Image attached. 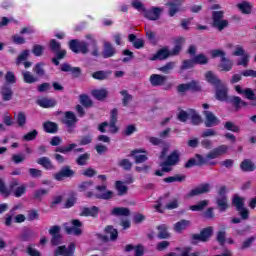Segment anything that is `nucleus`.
Listing matches in <instances>:
<instances>
[{
  "instance_id": "obj_40",
  "label": "nucleus",
  "mask_w": 256,
  "mask_h": 256,
  "mask_svg": "<svg viewBox=\"0 0 256 256\" xmlns=\"http://www.w3.org/2000/svg\"><path fill=\"white\" fill-rule=\"evenodd\" d=\"M92 95L94 99H97V101H104V99H107L109 96V91H107L105 88L95 89L92 91Z\"/></svg>"
},
{
  "instance_id": "obj_11",
  "label": "nucleus",
  "mask_w": 256,
  "mask_h": 256,
  "mask_svg": "<svg viewBox=\"0 0 256 256\" xmlns=\"http://www.w3.org/2000/svg\"><path fill=\"white\" fill-rule=\"evenodd\" d=\"M71 224L73 225V227H65V232L67 233V235H76V237H79V235H83V230L81 229V227H83L82 221H80L79 219H73L71 221Z\"/></svg>"
},
{
  "instance_id": "obj_24",
  "label": "nucleus",
  "mask_w": 256,
  "mask_h": 256,
  "mask_svg": "<svg viewBox=\"0 0 256 256\" xmlns=\"http://www.w3.org/2000/svg\"><path fill=\"white\" fill-rule=\"evenodd\" d=\"M185 37L179 36L178 38L175 39L174 43V47L173 49L170 51V57L172 56H177L179 55V53H181L182 49H183V45H185Z\"/></svg>"
},
{
  "instance_id": "obj_60",
  "label": "nucleus",
  "mask_w": 256,
  "mask_h": 256,
  "mask_svg": "<svg viewBox=\"0 0 256 256\" xmlns=\"http://www.w3.org/2000/svg\"><path fill=\"white\" fill-rule=\"evenodd\" d=\"M49 190L41 188L38 189L34 192V199H36L37 201H43V197H45V195H48Z\"/></svg>"
},
{
  "instance_id": "obj_59",
  "label": "nucleus",
  "mask_w": 256,
  "mask_h": 256,
  "mask_svg": "<svg viewBox=\"0 0 256 256\" xmlns=\"http://www.w3.org/2000/svg\"><path fill=\"white\" fill-rule=\"evenodd\" d=\"M25 193H27V186L25 184H22L20 186H18L14 191H13V195L14 197H23V195H25Z\"/></svg>"
},
{
  "instance_id": "obj_29",
  "label": "nucleus",
  "mask_w": 256,
  "mask_h": 256,
  "mask_svg": "<svg viewBox=\"0 0 256 256\" xmlns=\"http://www.w3.org/2000/svg\"><path fill=\"white\" fill-rule=\"evenodd\" d=\"M0 93L2 96V101L7 102L13 99V89L11 86H9V84L2 85Z\"/></svg>"
},
{
  "instance_id": "obj_13",
  "label": "nucleus",
  "mask_w": 256,
  "mask_h": 256,
  "mask_svg": "<svg viewBox=\"0 0 256 256\" xmlns=\"http://www.w3.org/2000/svg\"><path fill=\"white\" fill-rule=\"evenodd\" d=\"M15 187H19V180L17 178H13L9 184V188L5 185V182L0 178V193L4 195V197H9L11 195V191L15 189Z\"/></svg>"
},
{
  "instance_id": "obj_53",
  "label": "nucleus",
  "mask_w": 256,
  "mask_h": 256,
  "mask_svg": "<svg viewBox=\"0 0 256 256\" xmlns=\"http://www.w3.org/2000/svg\"><path fill=\"white\" fill-rule=\"evenodd\" d=\"M209 205V200H202L198 202L196 205L190 206V211H203L205 207Z\"/></svg>"
},
{
  "instance_id": "obj_12",
  "label": "nucleus",
  "mask_w": 256,
  "mask_h": 256,
  "mask_svg": "<svg viewBox=\"0 0 256 256\" xmlns=\"http://www.w3.org/2000/svg\"><path fill=\"white\" fill-rule=\"evenodd\" d=\"M71 177H75V171L69 165L63 166L59 172L54 174L56 181H63V179H69Z\"/></svg>"
},
{
  "instance_id": "obj_18",
  "label": "nucleus",
  "mask_w": 256,
  "mask_h": 256,
  "mask_svg": "<svg viewBox=\"0 0 256 256\" xmlns=\"http://www.w3.org/2000/svg\"><path fill=\"white\" fill-rule=\"evenodd\" d=\"M211 191V184L202 183L198 187L192 189L188 193V197H197V195H205V193H209Z\"/></svg>"
},
{
  "instance_id": "obj_45",
  "label": "nucleus",
  "mask_w": 256,
  "mask_h": 256,
  "mask_svg": "<svg viewBox=\"0 0 256 256\" xmlns=\"http://www.w3.org/2000/svg\"><path fill=\"white\" fill-rule=\"evenodd\" d=\"M190 119L192 125H201V123H203L201 115H199L195 109H190Z\"/></svg>"
},
{
  "instance_id": "obj_5",
  "label": "nucleus",
  "mask_w": 256,
  "mask_h": 256,
  "mask_svg": "<svg viewBox=\"0 0 256 256\" xmlns=\"http://www.w3.org/2000/svg\"><path fill=\"white\" fill-rule=\"evenodd\" d=\"M219 197H216V205L220 213H225L229 209V198L227 197V186L223 185L218 190Z\"/></svg>"
},
{
  "instance_id": "obj_22",
  "label": "nucleus",
  "mask_w": 256,
  "mask_h": 256,
  "mask_svg": "<svg viewBox=\"0 0 256 256\" xmlns=\"http://www.w3.org/2000/svg\"><path fill=\"white\" fill-rule=\"evenodd\" d=\"M85 197L87 199H93V197H95V199H103L104 201H109V199H112L113 197V191L107 190L102 194H95L93 191H88L85 193Z\"/></svg>"
},
{
  "instance_id": "obj_14",
  "label": "nucleus",
  "mask_w": 256,
  "mask_h": 256,
  "mask_svg": "<svg viewBox=\"0 0 256 256\" xmlns=\"http://www.w3.org/2000/svg\"><path fill=\"white\" fill-rule=\"evenodd\" d=\"M73 256L75 255V243L71 242L68 247L63 245V246H58L56 250L54 251V256Z\"/></svg>"
},
{
  "instance_id": "obj_64",
  "label": "nucleus",
  "mask_w": 256,
  "mask_h": 256,
  "mask_svg": "<svg viewBox=\"0 0 256 256\" xmlns=\"http://www.w3.org/2000/svg\"><path fill=\"white\" fill-rule=\"evenodd\" d=\"M37 135H39V132L36 129H34V130L28 132L27 134H25L23 136V140L24 141H35V139H37Z\"/></svg>"
},
{
  "instance_id": "obj_8",
  "label": "nucleus",
  "mask_w": 256,
  "mask_h": 256,
  "mask_svg": "<svg viewBox=\"0 0 256 256\" xmlns=\"http://www.w3.org/2000/svg\"><path fill=\"white\" fill-rule=\"evenodd\" d=\"M69 49L72 53L87 55L89 53V44L79 39H72L69 41Z\"/></svg>"
},
{
  "instance_id": "obj_23",
  "label": "nucleus",
  "mask_w": 256,
  "mask_h": 256,
  "mask_svg": "<svg viewBox=\"0 0 256 256\" xmlns=\"http://www.w3.org/2000/svg\"><path fill=\"white\" fill-rule=\"evenodd\" d=\"M171 57V51L167 48L159 49L153 56L150 58V61H165Z\"/></svg>"
},
{
  "instance_id": "obj_46",
  "label": "nucleus",
  "mask_w": 256,
  "mask_h": 256,
  "mask_svg": "<svg viewBox=\"0 0 256 256\" xmlns=\"http://www.w3.org/2000/svg\"><path fill=\"white\" fill-rule=\"evenodd\" d=\"M90 159H91V154L86 152L78 156V158L76 159V163L80 167H84L85 165H87Z\"/></svg>"
},
{
  "instance_id": "obj_37",
  "label": "nucleus",
  "mask_w": 256,
  "mask_h": 256,
  "mask_svg": "<svg viewBox=\"0 0 256 256\" xmlns=\"http://www.w3.org/2000/svg\"><path fill=\"white\" fill-rule=\"evenodd\" d=\"M220 71H224L226 73H228L229 71H231L233 69V60L225 57L222 58V60H220V64L218 65Z\"/></svg>"
},
{
  "instance_id": "obj_58",
  "label": "nucleus",
  "mask_w": 256,
  "mask_h": 256,
  "mask_svg": "<svg viewBox=\"0 0 256 256\" xmlns=\"http://www.w3.org/2000/svg\"><path fill=\"white\" fill-rule=\"evenodd\" d=\"M226 237H227V232H225V230H220L216 234V241L219 243V245L223 246L227 241Z\"/></svg>"
},
{
  "instance_id": "obj_2",
  "label": "nucleus",
  "mask_w": 256,
  "mask_h": 256,
  "mask_svg": "<svg viewBox=\"0 0 256 256\" xmlns=\"http://www.w3.org/2000/svg\"><path fill=\"white\" fill-rule=\"evenodd\" d=\"M45 64L43 62H38L33 67V73L36 76H33L30 71L22 72V77L24 83L28 85H33V83H37L39 81V77H45Z\"/></svg>"
},
{
  "instance_id": "obj_61",
  "label": "nucleus",
  "mask_w": 256,
  "mask_h": 256,
  "mask_svg": "<svg viewBox=\"0 0 256 256\" xmlns=\"http://www.w3.org/2000/svg\"><path fill=\"white\" fill-rule=\"evenodd\" d=\"M6 85H15L17 83V77H15V73L8 71L5 74Z\"/></svg>"
},
{
  "instance_id": "obj_26",
  "label": "nucleus",
  "mask_w": 256,
  "mask_h": 256,
  "mask_svg": "<svg viewBox=\"0 0 256 256\" xmlns=\"http://www.w3.org/2000/svg\"><path fill=\"white\" fill-rule=\"evenodd\" d=\"M115 53H117V50L113 47V44L111 42H104L103 59H111V57H115Z\"/></svg>"
},
{
  "instance_id": "obj_3",
  "label": "nucleus",
  "mask_w": 256,
  "mask_h": 256,
  "mask_svg": "<svg viewBox=\"0 0 256 256\" xmlns=\"http://www.w3.org/2000/svg\"><path fill=\"white\" fill-rule=\"evenodd\" d=\"M49 49L55 54V57L51 59L53 65L59 67L61 60L67 57V50L61 49V43L56 39H51L49 42Z\"/></svg>"
},
{
  "instance_id": "obj_10",
  "label": "nucleus",
  "mask_w": 256,
  "mask_h": 256,
  "mask_svg": "<svg viewBox=\"0 0 256 256\" xmlns=\"http://www.w3.org/2000/svg\"><path fill=\"white\" fill-rule=\"evenodd\" d=\"M213 237V226H208L200 230L199 234H192V241H200V243H207Z\"/></svg>"
},
{
  "instance_id": "obj_39",
  "label": "nucleus",
  "mask_w": 256,
  "mask_h": 256,
  "mask_svg": "<svg viewBox=\"0 0 256 256\" xmlns=\"http://www.w3.org/2000/svg\"><path fill=\"white\" fill-rule=\"evenodd\" d=\"M128 41L132 43L135 49H143V47H145V41H143V39H137L135 34H129Z\"/></svg>"
},
{
  "instance_id": "obj_7",
  "label": "nucleus",
  "mask_w": 256,
  "mask_h": 256,
  "mask_svg": "<svg viewBox=\"0 0 256 256\" xmlns=\"http://www.w3.org/2000/svg\"><path fill=\"white\" fill-rule=\"evenodd\" d=\"M168 77L165 75L161 74H152L149 78L150 85L152 87H163L164 86V91H169L172 89L173 84L172 83H167Z\"/></svg>"
},
{
  "instance_id": "obj_28",
  "label": "nucleus",
  "mask_w": 256,
  "mask_h": 256,
  "mask_svg": "<svg viewBox=\"0 0 256 256\" xmlns=\"http://www.w3.org/2000/svg\"><path fill=\"white\" fill-rule=\"evenodd\" d=\"M230 103L234 107L235 111H241L242 107H247L249 105L248 102H245L239 96H232L230 98Z\"/></svg>"
},
{
  "instance_id": "obj_52",
  "label": "nucleus",
  "mask_w": 256,
  "mask_h": 256,
  "mask_svg": "<svg viewBox=\"0 0 256 256\" xmlns=\"http://www.w3.org/2000/svg\"><path fill=\"white\" fill-rule=\"evenodd\" d=\"M120 95L123 96V99H122L123 107H127V105H129V103L133 101V95L129 94L127 90L120 91Z\"/></svg>"
},
{
  "instance_id": "obj_33",
  "label": "nucleus",
  "mask_w": 256,
  "mask_h": 256,
  "mask_svg": "<svg viewBox=\"0 0 256 256\" xmlns=\"http://www.w3.org/2000/svg\"><path fill=\"white\" fill-rule=\"evenodd\" d=\"M43 130L45 131V133L55 135V133L59 131V124L52 121H46L43 123Z\"/></svg>"
},
{
  "instance_id": "obj_50",
  "label": "nucleus",
  "mask_w": 256,
  "mask_h": 256,
  "mask_svg": "<svg viewBox=\"0 0 256 256\" xmlns=\"http://www.w3.org/2000/svg\"><path fill=\"white\" fill-rule=\"evenodd\" d=\"M115 187L116 190L118 191V195L121 197L123 195H127V191L129 190V188L127 186H125V184L123 183V181H116L115 182Z\"/></svg>"
},
{
  "instance_id": "obj_35",
  "label": "nucleus",
  "mask_w": 256,
  "mask_h": 256,
  "mask_svg": "<svg viewBox=\"0 0 256 256\" xmlns=\"http://www.w3.org/2000/svg\"><path fill=\"white\" fill-rule=\"evenodd\" d=\"M158 231V239H169L171 237V233H169V227L167 224H161L156 227Z\"/></svg>"
},
{
  "instance_id": "obj_36",
  "label": "nucleus",
  "mask_w": 256,
  "mask_h": 256,
  "mask_svg": "<svg viewBox=\"0 0 256 256\" xmlns=\"http://www.w3.org/2000/svg\"><path fill=\"white\" fill-rule=\"evenodd\" d=\"M39 107H42L43 109H51L57 105V100L53 98H42L38 100Z\"/></svg>"
},
{
  "instance_id": "obj_42",
  "label": "nucleus",
  "mask_w": 256,
  "mask_h": 256,
  "mask_svg": "<svg viewBox=\"0 0 256 256\" xmlns=\"http://www.w3.org/2000/svg\"><path fill=\"white\" fill-rule=\"evenodd\" d=\"M190 225L191 221L182 219L175 223L174 231H176V233H183V231H185V229H187V227H189Z\"/></svg>"
},
{
  "instance_id": "obj_21",
  "label": "nucleus",
  "mask_w": 256,
  "mask_h": 256,
  "mask_svg": "<svg viewBox=\"0 0 256 256\" xmlns=\"http://www.w3.org/2000/svg\"><path fill=\"white\" fill-rule=\"evenodd\" d=\"M80 217H92L93 219H97V217H99V207H83L80 212Z\"/></svg>"
},
{
  "instance_id": "obj_31",
  "label": "nucleus",
  "mask_w": 256,
  "mask_h": 256,
  "mask_svg": "<svg viewBox=\"0 0 256 256\" xmlns=\"http://www.w3.org/2000/svg\"><path fill=\"white\" fill-rule=\"evenodd\" d=\"M240 169H241V171H243V173H251V172L255 171L256 166H255V163H253V161H251V159H244L240 163Z\"/></svg>"
},
{
  "instance_id": "obj_49",
  "label": "nucleus",
  "mask_w": 256,
  "mask_h": 256,
  "mask_svg": "<svg viewBox=\"0 0 256 256\" xmlns=\"http://www.w3.org/2000/svg\"><path fill=\"white\" fill-rule=\"evenodd\" d=\"M93 185H94L93 180L83 181L80 184H78V191L80 193H85V191H89V189H91Z\"/></svg>"
},
{
  "instance_id": "obj_15",
  "label": "nucleus",
  "mask_w": 256,
  "mask_h": 256,
  "mask_svg": "<svg viewBox=\"0 0 256 256\" xmlns=\"http://www.w3.org/2000/svg\"><path fill=\"white\" fill-rule=\"evenodd\" d=\"M49 234L52 236L51 244L54 247H57V245H61V239H62L61 226L54 225V226L50 227Z\"/></svg>"
},
{
  "instance_id": "obj_55",
  "label": "nucleus",
  "mask_w": 256,
  "mask_h": 256,
  "mask_svg": "<svg viewBox=\"0 0 256 256\" xmlns=\"http://www.w3.org/2000/svg\"><path fill=\"white\" fill-rule=\"evenodd\" d=\"M118 167H122L124 171H131L133 168V163L129 159L124 158L118 162Z\"/></svg>"
},
{
  "instance_id": "obj_56",
  "label": "nucleus",
  "mask_w": 256,
  "mask_h": 256,
  "mask_svg": "<svg viewBox=\"0 0 256 256\" xmlns=\"http://www.w3.org/2000/svg\"><path fill=\"white\" fill-rule=\"evenodd\" d=\"M224 129H226V131H232V133H239V131H241V128L235 125L232 121L225 122Z\"/></svg>"
},
{
  "instance_id": "obj_51",
  "label": "nucleus",
  "mask_w": 256,
  "mask_h": 256,
  "mask_svg": "<svg viewBox=\"0 0 256 256\" xmlns=\"http://www.w3.org/2000/svg\"><path fill=\"white\" fill-rule=\"evenodd\" d=\"M79 99H80V103L83 107H86V108L93 107V100H91V98H89V95L81 94L79 96Z\"/></svg>"
},
{
  "instance_id": "obj_30",
  "label": "nucleus",
  "mask_w": 256,
  "mask_h": 256,
  "mask_svg": "<svg viewBox=\"0 0 256 256\" xmlns=\"http://www.w3.org/2000/svg\"><path fill=\"white\" fill-rule=\"evenodd\" d=\"M137 153H147V151H145L143 149H134L131 151V155H132V157H134L136 165H139V163H145V161H147V159H149V157H147V155H145V154L137 155Z\"/></svg>"
},
{
  "instance_id": "obj_1",
  "label": "nucleus",
  "mask_w": 256,
  "mask_h": 256,
  "mask_svg": "<svg viewBox=\"0 0 256 256\" xmlns=\"http://www.w3.org/2000/svg\"><path fill=\"white\" fill-rule=\"evenodd\" d=\"M229 151V146L222 144L216 148H214L212 151H210L206 157H203L201 154H196L195 157L198 159L196 161V165L198 167H201L202 165H211L212 167L217 165V162H209L211 159H219L221 155H225Z\"/></svg>"
},
{
  "instance_id": "obj_38",
  "label": "nucleus",
  "mask_w": 256,
  "mask_h": 256,
  "mask_svg": "<svg viewBox=\"0 0 256 256\" xmlns=\"http://www.w3.org/2000/svg\"><path fill=\"white\" fill-rule=\"evenodd\" d=\"M237 8L243 15H251V13H253V5L247 1L237 4Z\"/></svg>"
},
{
  "instance_id": "obj_4",
  "label": "nucleus",
  "mask_w": 256,
  "mask_h": 256,
  "mask_svg": "<svg viewBox=\"0 0 256 256\" xmlns=\"http://www.w3.org/2000/svg\"><path fill=\"white\" fill-rule=\"evenodd\" d=\"M224 17L225 11H212V27L214 29H217L218 31H223L224 29H227V27H229V20L224 19Z\"/></svg>"
},
{
  "instance_id": "obj_25",
  "label": "nucleus",
  "mask_w": 256,
  "mask_h": 256,
  "mask_svg": "<svg viewBox=\"0 0 256 256\" xmlns=\"http://www.w3.org/2000/svg\"><path fill=\"white\" fill-rule=\"evenodd\" d=\"M36 163L38 165H41V167H43V169H45L46 171H53V170H55V165L53 164L51 159L49 157H47V156H42V157L38 158L36 160Z\"/></svg>"
},
{
  "instance_id": "obj_62",
  "label": "nucleus",
  "mask_w": 256,
  "mask_h": 256,
  "mask_svg": "<svg viewBox=\"0 0 256 256\" xmlns=\"http://www.w3.org/2000/svg\"><path fill=\"white\" fill-rule=\"evenodd\" d=\"M210 55H211L212 59H217V57H220V61H222L223 58H225L227 56L225 51H223L221 49L211 50Z\"/></svg>"
},
{
  "instance_id": "obj_19",
  "label": "nucleus",
  "mask_w": 256,
  "mask_h": 256,
  "mask_svg": "<svg viewBox=\"0 0 256 256\" xmlns=\"http://www.w3.org/2000/svg\"><path fill=\"white\" fill-rule=\"evenodd\" d=\"M179 161H181V153L179 150L172 151L163 162V165H171L175 167V165H179Z\"/></svg>"
},
{
  "instance_id": "obj_54",
  "label": "nucleus",
  "mask_w": 256,
  "mask_h": 256,
  "mask_svg": "<svg viewBox=\"0 0 256 256\" xmlns=\"http://www.w3.org/2000/svg\"><path fill=\"white\" fill-rule=\"evenodd\" d=\"M16 123L18 127H25V125H27V115H25L24 112H18Z\"/></svg>"
},
{
  "instance_id": "obj_16",
  "label": "nucleus",
  "mask_w": 256,
  "mask_h": 256,
  "mask_svg": "<svg viewBox=\"0 0 256 256\" xmlns=\"http://www.w3.org/2000/svg\"><path fill=\"white\" fill-rule=\"evenodd\" d=\"M163 13V8L153 6L150 10L147 9L144 13L145 19L149 21H159L161 19V14Z\"/></svg>"
},
{
  "instance_id": "obj_9",
  "label": "nucleus",
  "mask_w": 256,
  "mask_h": 256,
  "mask_svg": "<svg viewBox=\"0 0 256 256\" xmlns=\"http://www.w3.org/2000/svg\"><path fill=\"white\" fill-rule=\"evenodd\" d=\"M187 91H191L192 93H200V91H203V88L197 80H192L188 83H183L177 86L178 93H185Z\"/></svg>"
},
{
  "instance_id": "obj_27",
  "label": "nucleus",
  "mask_w": 256,
  "mask_h": 256,
  "mask_svg": "<svg viewBox=\"0 0 256 256\" xmlns=\"http://www.w3.org/2000/svg\"><path fill=\"white\" fill-rule=\"evenodd\" d=\"M215 89H216L215 97L217 101H227L229 97L228 96L229 90L227 89V86H225V84L222 83L220 87Z\"/></svg>"
},
{
  "instance_id": "obj_34",
  "label": "nucleus",
  "mask_w": 256,
  "mask_h": 256,
  "mask_svg": "<svg viewBox=\"0 0 256 256\" xmlns=\"http://www.w3.org/2000/svg\"><path fill=\"white\" fill-rule=\"evenodd\" d=\"M63 123L67 127H73L77 123V116L72 111H67L64 115Z\"/></svg>"
},
{
  "instance_id": "obj_57",
  "label": "nucleus",
  "mask_w": 256,
  "mask_h": 256,
  "mask_svg": "<svg viewBox=\"0 0 256 256\" xmlns=\"http://www.w3.org/2000/svg\"><path fill=\"white\" fill-rule=\"evenodd\" d=\"M193 67H195V60L192 58L182 61L180 69L181 71H187V69H193Z\"/></svg>"
},
{
  "instance_id": "obj_41",
  "label": "nucleus",
  "mask_w": 256,
  "mask_h": 256,
  "mask_svg": "<svg viewBox=\"0 0 256 256\" xmlns=\"http://www.w3.org/2000/svg\"><path fill=\"white\" fill-rule=\"evenodd\" d=\"M112 215L116 217H129L131 215V210L125 207H114L112 209Z\"/></svg>"
},
{
  "instance_id": "obj_43",
  "label": "nucleus",
  "mask_w": 256,
  "mask_h": 256,
  "mask_svg": "<svg viewBox=\"0 0 256 256\" xmlns=\"http://www.w3.org/2000/svg\"><path fill=\"white\" fill-rule=\"evenodd\" d=\"M77 147L76 143L68 144L67 146H60L55 148V153H62L63 155H67V153H71L73 149Z\"/></svg>"
},
{
  "instance_id": "obj_63",
  "label": "nucleus",
  "mask_w": 256,
  "mask_h": 256,
  "mask_svg": "<svg viewBox=\"0 0 256 256\" xmlns=\"http://www.w3.org/2000/svg\"><path fill=\"white\" fill-rule=\"evenodd\" d=\"M132 7L136 9V11H139L140 13H143V16L145 15L147 8H145V5L141 1H133Z\"/></svg>"
},
{
  "instance_id": "obj_48",
  "label": "nucleus",
  "mask_w": 256,
  "mask_h": 256,
  "mask_svg": "<svg viewBox=\"0 0 256 256\" xmlns=\"http://www.w3.org/2000/svg\"><path fill=\"white\" fill-rule=\"evenodd\" d=\"M195 65H207L209 58L205 54H198L193 57Z\"/></svg>"
},
{
  "instance_id": "obj_6",
  "label": "nucleus",
  "mask_w": 256,
  "mask_h": 256,
  "mask_svg": "<svg viewBox=\"0 0 256 256\" xmlns=\"http://www.w3.org/2000/svg\"><path fill=\"white\" fill-rule=\"evenodd\" d=\"M232 205L236 208V211H238L241 219H243L244 221H246V219H249V210L245 208V198L235 194L232 198Z\"/></svg>"
},
{
  "instance_id": "obj_44",
  "label": "nucleus",
  "mask_w": 256,
  "mask_h": 256,
  "mask_svg": "<svg viewBox=\"0 0 256 256\" xmlns=\"http://www.w3.org/2000/svg\"><path fill=\"white\" fill-rule=\"evenodd\" d=\"M104 233L110 235V241H117V237H119V231L111 225L105 227Z\"/></svg>"
},
{
  "instance_id": "obj_20",
  "label": "nucleus",
  "mask_w": 256,
  "mask_h": 256,
  "mask_svg": "<svg viewBox=\"0 0 256 256\" xmlns=\"http://www.w3.org/2000/svg\"><path fill=\"white\" fill-rule=\"evenodd\" d=\"M205 79L207 83H209V85H212V87H215V89H218V87L223 84V81H221V79H219V77L215 75L213 71H207L205 73Z\"/></svg>"
},
{
  "instance_id": "obj_32",
  "label": "nucleus",
  "mask_w": 256,
  "mask_h": 256,
  "mask_svg": "<svg viewBox=\"0 0 256 256\" xmlns=\"http://www.w3.org/2000/svg\"><path fill=\"white\" fill-rule=\"evenodd\" d=\"M112 73L113 72L111 70H99L92 73V78L96 79V81H106L107 79H109V77H111Z\"/></svg>"
},
{
  "instance_id": "obj_47",
  "label": "nucleus",
  "mask_w": 256,
  "mask_h": 256,
  "mask_svg": "<svg viewBox=\"0 0 256 256\" xmlns=\"http://www.w3.org/2000/svg\"><path fill=\"white\" fill-rule=\"evenodd\" d=\"M166 5L169 7V9H168L169 17H175V15H177V13H179V4L178 3L168 2Z\"/></svg>"
},
{
  "instance_id": "obj_17",
  "label": "nucleus",
  "mask_w": 256,
  "mask_h": 256,
  "mask_svg": "<svg viewBox=\"0 0 256 256\" xmlns=\"http://www.w3.org/2000/svg\"><path fill=\"white\" fill-rule=\"evenodd\" d=\"M203 115L206 119L204 122L205 127H216V125H219V123H221L219 118H217V116H215V114H213V112L209 110H204Z\"/></svg>"
}]
</instances>
